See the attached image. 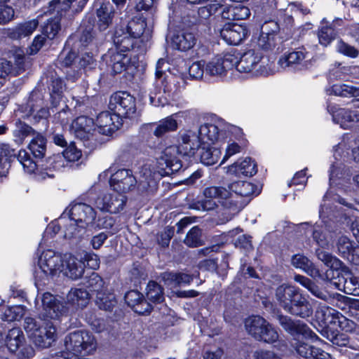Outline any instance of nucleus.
<instances>
[{"label":"nucleus","instance_id":"nucleus-1","mask_svg":"<svg viewBox=\"0 0 359 359\" xmlns=\"http://www.w3.org/2000/svg\"><path fill=\"white\" fill-rule=\"evenodd\" d=\"M260 192V188L251 182L236 181L229 184L228 189L216 186L205 188L204 198L199 203L203 210L221 207L233 215L244 207V198L257 196Z\"/></svg>","mask_w":359,"mask_h":359},{"label":"nucleus","instance_id":"nucleus-2","mask_svg":"<svg viewBox=\"0 0 359 359\" xmlns=\"http://www.w3.org/2000/svg\"><path fill=\"white\" fill-rule=\"evenodd\" d=\"M278 323L287 333L292 336L290 341V346L299 356L305 359H332L330 354L304 341V339H318L316 333L306 324L283 315L278 316Z\"/></svg>","mask_w":359,"mask_h":359},{"label":"nucleus","instance_id":"nucleus-3","mask_svg":"<svg viewBox=\"0 0 359 359\" xmlns=\"http://www.w3.org/2000/svg\"><path fill=\"white\" fill-rule=\"evenodd\" d=\"M112 171V168H109L100 174V177L105 178L110 174L109 184L114 191L124 194L137 186L140 192H145L156 187V172L149 164L144 165L137 177L129 169H119L114 173Z\"/></svg>","mask_w":359,"mask_h":359},{"label":"nucleus","instance_id":"nucleus-4","mask_svg":"<svg viewBox=\"0 0 359 359\" xmlns=\"http://www.w3.org/2000/svg\"><path fill=\"white\" fill-rule=\"evenodd\" d=\"M276 299L288 313L306 318L313 314V307L308 299L294 285L282 284L276 290Z\"/></svg>","mask_w":359,"mask_h":359},{"label":"nucleus","instance_id":"nucleus-5","mask_svg":"<svg viewBox=\"0 0 359 359\" xmlns=\"http://www.w3.org/2000/svg\"><path fill=\"white\" fill-rule=\"evenodd\" d=\"M165 64L163 59H159L156 67V81L150 89L149 100L151 105L163 107L168 103L169 98L175 93L176 77L165 75L162 65Z\"/></svg>","mask_w":359,"mask_h":359},{"label":"nucleus","instance_id":"nucleus-6","mask_svg":"<svg viewBox=\"0 0 359 359\" xmlns=\"http://www.w3.org/2000/svg\"><path fill=\"white\" fill-rule=\"evenodd\" d=\"M24 329L33 343L40 348L50 346L57 338L55 327L50 321L37 322L32 318L27 317L25 319Z\"/></svg>","mask_w":359,"mask_h":359},{"label":"nucleus","instance_id":"nucleus-7","mask_svg":"<svg viewBox=\"0 0 359 359\" xmlns=\"http://www.w3.org/2000/svg\"><path fill=\"white\" fill-rule=\"evenodd\" d=\"M62 258L60 253L52 250L43 251L38 260V269L34 271L35 284L45 285L50 278L61 273Z\"/></svg>","mask_w":359,"mask_h":359},{"label":"nucleus","instance_id":"nucleus-8","mask_svg":"<svg viewBox=\"0 0 359 359\" xmlns=\"http://www.w3.org/2000/svg\"><path fill=\"white\" fill-rule=\"evenodd\" d=\"M247 332L257 341L273 344L278 341L277 330L260 316H252L245 320Z\"/></svg>","mask_w":359,"mask_h":359},{"label":"nucleus","instance_id":"nucleus-9","mask_svg":"<svg viewBox=\"0 0 359 359\" xmlns=\"http://www.w3.org/2000/svg\"><path fill=\"white\" fill-rule=\"evenodd\" d=\"M269 60L264 57L259 51L249 50L245 52L235 65L236 69L240 72H252L255 75H268L271 72L270 67H267Z\"/></svg>","mask_w":359,"mask_h":359},{"label":"nucleus","instance_id":"nucleus-10","mask_svg":"<svg viewBox=\"0 0 359 359\" xmlns=\"http://www.w3.org/2000/svg\"><path fill=\"white\" fill-rule=\"evenodd\" d=\"M317 318L325 325H338L341 330L346 332H356L359 327L351 320L344 316L333 308L325 305L320 306L316 311Z\"/></svg>","mask_w":359,"mask_h":359},{"label":"nucleus","instance_id":"nucleus-11","mask_svg":"<svg viewBox=\"0 0 359 359\" xmlns=\"http://www.w3.org/2000/svg\"><path fill=\"white\" fill-rule=\"evenodd\" d=\"M109 108L120 118H130L136 112L135 100L127 92L118 91L110 97Z\"/></svg>","mask_w":359,"mask_h":359},{"label":"nucleus","instance_id":"nucleus-12","mask_svg":"<svg viewBox=\"0 0 359 359\" xmlns=\"http://www.w3.org/2000/svg\"><path fill=\"white\" fill-rule=\"evenodd\" d=\"M238 62V55L235 52H228L211 59L205 65V74L210 76L222 77L231 69Z\"/></svg>","mask_w":359,"mask_h":359},{"label":"nucleus","instance_id":"nucleus-13","mask_svg":"<svg viewBox=\"0 0 359 359\" xmlns=\"http://www.w3.org/2000/svg\"><path fill=\"white\" fill-rule=\"evenodd\" d=\"M28 59L22 49L13 50L10 56V60L1 61V77L7 76L8 74L18 76L23 73L29 64Z\"/></svg>","mask_w":359,"mask_h":359},{"label":"nucleus","instance_id":"nucleus-14","mask_svg":"<svg viewBox=\"0 0 359 359\" xmlns=\"http://www.w3.org/2000/svg\"><path fill=\"white\" fill-rule=\"evenodd\" d=\"M183 155L177 146L165 148L161 156L158 158V166L163 170L165 175L177 172L182 167L180 156Z\"/></svg>","mask_w":359,"mask_h":359},{"label":"nucleus","instance_id":"nucleus-15","mask_svg":"<svg viewBox=\"0 0 359 359\" xmlns=\"http://www.w3.org/2000/svg\"><path fill=\"white\" fill-rule=\"evenodd\" d=\"M5 344L11 352L19 351V353L24 358H30L34 355L33 348L26 344L24 334L19 327H14L8 331Z\"/></svg>","mask_w":359,"mask_h":359},{"label":"nucleus","instance_id":"nucleus-16","mask_svg":"<svg viewBox=\"0 0 359 359\" xmlns=\"http://www.w3.org/2000/svg\"><path fill=\"white\" fill-rule=\"evenodd\" d=\"M127 198L122 193H106L95 201L96 207L102 211L116 214L123 210Z\"/></svg>","mask_w":359,"mask_h":359},{"label":"nucleus","instance_id":"nucleus-17","mask_svg":"<svg viewBox=\"0 0 359 359\" xmlns=\"http://www.w3.org/2000/svg\"><path fill=\"white\" fill-rule=\"evenodd\" d=\"M85 267L86 265L81 259L79 251L75 255L71 253L63 255L61 273L66 277L74 280H79L83 276Z\"/></svg>","mask_w":359,"mask_h":359},{"label":"nucleus","instance_id":"nucleus-18","mask_svg":"<svg viewBox=\"0 0 359 359\" xmlns=\"http://www.w3.org/2000/svg\"><path fill=\"white\" fill-rule=\"evenodd\" d=\"M69 215L74 222H77L78 226L81 228L93 225L96 219L95 210L90 205L83 203L72 205Z\"/></svg>","mask_w":359,"mask_h":359},{"label":"nucleus","instance_id":"nucleus-19","mask_svg":"<svg viewBox=\"0 0 359 359\" xmlns=\"http://www.w3.org/2000/svg\"><path fill=\"white\" fill-rule=\"evenodd\" d=\"M102 60L115 74L126 71L131 65V57L128 53L114 49H109L102 56Z\"/></svg>","mask_w":359,"mask_h":359},{"label":"nucleus","instance_id":"nucleus-20","mask_svg":"<svg viewBox=\"0 0 359 359\" xmlns=\"http://www.w3.org/2000/svg\"><path fill=\"white\" fill-rule=\"evenodd\" d=\"M179 145L177 146L184 156H194L203 144L199 135L192 131L187 130L180 133Z\"/></svg>","mask_w":359,"mask_h":359},{"label":"nucleus","instance_id":"nucleus-21","mask_svg":"<svg viewBox=\"0 0 359 359\" xmlns=\"http://www.w3.org/2000/svg\"><path fill=\"white\" fill-rule=\"evenodd\" d=\"M248 35V29L243 25L227 24L220 30L221 38L230 45H238Z\"/></svg>","mask_w":359,"mask_h":359},{"label":"nucleus","instance_id":"nucleus-22","mask_svg":"<svg viewBox=\"0 0 359 359\" xmlns=\"http://www.w3.org/2000/svg\"><path fill=\"white\" fill-rule=\"evenodd\" d=\"M95 125L100 133L108 135L119 128L121 118L114 112L102 111L97 116Z\"/></svg>","mask_w":359,"mask_h":359},{"label":"nucleus","instance_id":"nucleus-23","mask_svg":"<svg viewBox=\"0 0 359 359\" xmlns=\"http://www.w3.org/2000/svg\"><path fill=\"white\" fill-rule=\"evenodd\" d=\"M41 302L44 311L42 315L45 318H58L66 311V307L49 292L42 295Z\"/></svg>","mask_w":359,"mask_h":359},{"label":"nucleus","instance_id":"nucleus-24","mask_svg":"<svg viewBox=\"0 0 359 359\" xmlns=\"http://www.w3.org/2000/svg\"><path fill=\"white\" fill-rule=\"evenodd\" d=\"M82 156L81 151L71 143L62 152V156L57 154L49 158L48 163L54 170H60L65 167L64 159L68 162L79 161Z\"/></svg>","mask_w":359,"mask_h":359},{"label":"nucleus","instance_id":"nucleus-25","mask_svg":"<svg viewBox=\"0 0 359 359\" xmlns=\"http://www.w3.org/2000/svg\"><path fill=\"white\" fill-rule=\"evenodd\" d=\"M225 128V124L221 121L217 123H206L200 126L198 135L203 144L210 145L218 140L219 135Z\"/></svg>","mask_w":359,"mask_h":359},{"label":"nucleus","instance_id":"nucleus-26","mask_svg":"<svg viewBox=\"0 0 359 359\" xmlns=\"http://www.w3.org/2000/svg\"><path fill=\"white\" fill-rule=\"evenodd\" d=\"M307 52L304 48L294 50L282 56L278 62V65L283 69L289 70L301 69L304 65L303 62L306 57Z\"/></svg>","mask_w":359,"mask_h":359},{"label":"nucleus","instance_id":"nucleus-27","mask_svg":"<svg viewBox=\"0 0 359 359\" xmlns=\"http://www.w3.org/2000/svg\"><path fill=\"white\" fill-rule=\"evenodd\" d=\"M95 129L93 119L85 116L74 119L70 127L71 131L80 140L88 139Z\"/></svg>","mask_w":359,"mask_h":359},{"label":"nucleus","instance_id":"nucleus-28","mask_svg":"<svg viewBox=\"0 0 359 359\" xmlns=\"http://www.w3.org/2000/svg\"><path fill=\"white\" fill-rule=\"evenodd\" d=\"M257 171V165L255 161L251 158H245L243 160H238L229 166L227 172L237 177H248L255 175Z\"/></svg>","mask_w":359,"mask_h":359},{"label":"nucleus","instance_id":"nucleus-29","mask_svg":"<svg viewBox=\"0 0 359 359\" xmlns=\"http://www.w3.org/2000/svg\"><path fill=\"white\" fill-rule=\"evenodd\" d=\"M337 248L343 257L355 265L359 264V248L354 247L348 237L341 236L339 238Z\"/></svg>","mask_w":359,"mask_h":359},{"label":"nucleus","instance_id":"nucleus-30","mask_svg":"<svg viewBox=\"0 0 359 359\" xmlns=\"http://www.w3.org/2000/svg\"><path fill=\"white\" fill-rule=\"evenodd\" d=\"M172 46L180 50L186 51L196 44L195 35L187 30H182L175 33L171 38Z\"/></svg>","mask_w":359,"mask_h":359},{"label":"nucleus","instance_id":"nucleus-31","mask_svg":"<svg viewBox=\"0 0 359 359\" xmlns=\"http://www.w3.org/2000/svg\"><path fill=\"white\" fill-rule=\"evenodd\" d=\"M125 300L129 306L139 313H149L151 310V305L144 299L143 295L137 290L128 292L125 294Z\"/></svg>","mask_w":359,"mask_h":359},{"label":"nucleus","instance_id":"nucleus-32","mask_svg":"<svg viewBox=\"0 0 359 359\" xmlns=\"http://www.w3.org/2000/svg\"><path fill=\"white\" fill-rule=\"evenodd\" d=\"M67 305L72 309H83L89 302V293L86 290L80 288L72 289L67 295Z\"/></svg>","mask_w":359,"mask_h":359},{"label":"nucleus","instance_id":"nucleus-33","mask_svg":"<svg viewBox=\"0 0 359 359\" xmlns=\"http://www.w3.org/2000/svg\"><path fill=\"white\" fill-rule=\"evenodd\" d=\"M123 30L135 39L143 36L147 39L151 34L150 30L147 29V22L144 18H133Z\"/></svg>","mask_w":359,"mask_h":359},{"label":"nucleus","instance_id":"nucleus-34","mask_svg":"<svg viewBox=\"0 0 359 359\" xmlns=\"http://www.w3.org/2000/svg\"><path fill=\"white\" fill-rule=\"evenodd\" d=\"M291 263L293 266L300 269L312 278H322L319 270L313 265L312 262L302 254L292 256Z\"/></svg>","mask_w":359,"mask_h":359},{"label":"nucleus","instance_id":"nucleus-35","mask_svg":"<svg viewBox=\"0 0 359 359\" xmlns=\"http://www.w3.org/2000/svg\"><path fill=\"white\" fill-rule=\"evenodd\" d=\"M114 8L109 2L102 3L97 9V25L100 31H105L112 22Z\"/></svg>","mask_w":359,"mask_h":359},{"label":"nucleus","instance_id":"nucleus-36","mask_svg":"<svg viewBox=\"0 0 359 359\" xmlns=\"http://www.w3.org/2000/svg\"><path fill=\"white\" fill-rule=\"evenodd\" d=\"M337 285L338 289L344 293L359 296V278L354 276L351 272H346L345 277L339 279Z\"/></svg>","mask_w":359,"mask_h":359},{"label":"nucleus","instance_id":"nucleus-37","mask_svg":"<svg viewBox=\"0 0 359 359\" xmlns=\"http://www.w3.org/2000/svg\"><path fill=\"white\" fill-rule=\"evenodd\" d=\"M39 22L36 20H32L16 25L10 29L8 36L13 39H20L31 35L38 27Z\"/></svg>","mask_w":359,"mask_h":359},{"label":"nucleus","instance_id":"nucleus-38","mask_svg":"<svg viewBox=\"0 0 359 359\" xmlns=\"http://www.w3.org/2000/svg\"><path fill=\"white\" fill-rule=\"evenodd\" d=\"M135 38L130 36L123 29H118L115 32L114 42L116 48L119 52L128 53L135 44Z\"/></svg>","mask_w":359,"mask_h":359},{"label":"nucleus","instance_id":"nucleus-39","mask_svg":"<svg viewBox=\"0 0 359 359\" xmlns=\"http://www.w3.org/2000/svg\"><path fill=\"white\" fill-rule=\"evenodd\" d=\"M294 281L299 283L301 285L306 288L311 294L315 296L316 297L324 301H327L330 295L329 294L320 289L314 282H313L309 278L302 276V275H295L294 277Z\"/></svg>","mask_w":359,"mask_h":359},{"label":"nucleus","instance_id":"nucleus-40","mask_svg":"<svg viewBox=\"0 0 359 359\" xmlns=\"http://www.w3.org/2000/svg\"><path fill=\"white\" fill-rule=\"evenodd\" d=\"M332 118L335 123L340 124L341 127L345 128L347 123L359 121V111L338 109L333 111Z\"/></svg>","mask_w":359,"mask_h":359},{"label":"nucleus","instance_id":"nucleus-41","mask_svg":"<svg viewBox=\"0 0 359 359\" xmlns=\"http://www.w3.org/2000/svg\"><path fill=\"white\" fill-rule=\"evenodd\" d=\"M165 284L170 286L189 285L193 280V276L184 273L165 272L162 274Z\"/></svg>","mask_w":359,"mask_h":359},{"label":"nucleus","instance_id":"nucleus-42","mask_svg":"<svg viewBox=\"0 0 359 359\" xmlns=\"http://www.w3.org/2000/svg\"><path fill=\"white\" fill-rule=\"evenodd\" d=\"M316 255L320 261H322L327 267L330 268V270H327L326 272L327 279L330 278L331 273L332 276H333L334 270H337L341 266V262L339 259L325 251L322 250H317Z\"/></svg>","mask_w":359,"mask_h":359},{"label":"nucleus","instance_id":"nucleus-43","mask_svg":"<svg viewBox=\"0 0 359 359\" xmlns=\"http://www.w3.org/2000/svg\"><path fill=\"white\" fill-rule=\"evenodd\" d=\"M200 158L202 163L212 165L216 163L222 154L219 149L210 147L208 144H202Z\"/></svg>","mask_w":359,"mask_h":359},{"label":"nucleus","instance_id":"nucleus-44","mask_svg":"<svg viewBox=\"0 0 359 359\" xmlns=\"http://www.w3.org/2000/svg\"><path fill=\"white\" fill-rule=\"evenodd\" d=\"M177 114H172L161 120L154 131V135L161 137L168 132L175 131L177 129V122L175 116Z\"/></svg>","mask_w":359,"mask_h":359},{"label":"nucleus","instance_id":"nucleus-45","mask_svg":"<svg viewBox=\"0 0 359 359\" xmlns=\"http://www.w3.org/2000/svg\"><path fill=\"white\" fill-rule=\"evenodd\" d=\"M26 308L21 305L7 306L2 311L1 318L4 321L13 322L20 320L25 314Z\"/></svg>","mask_w":359,"mask_h":359},{"label":"nucleus","instance_id":"nucleus-46","mask_svg":"<svg viewBox=\"0 0 359 359\" xmlns=\"http://www.w3.org/2000/svg\"><path fill=\"white\" fill-rule=\"evenodd\" d=\"M29 149L36 158H41L46 150V140L43 136L36 134L28 146Z\"/></svg>","mask_w":359,"mask_h":359},{"label":"nucleus","instance_id":"nucleus-47","mask_svg":"<svg viewBox=\"0 0 359 359\" xmlns=\"http://www.w3.org/2000/svg\"><path fill=\"white\" fill-rule=\"evenodd\" d=\"M201 4L204 6L198 8V16L201 19L207 20L222 6V0H205Z\"/></svg>","mask_w":359,"mask_h":359},{"label":"nucleus","instance_id":"nucleus-48","mask_svg":"<svg viewBox=\"0 0 359 359\" xmlns=\"http://www.w3.org/2000/svg\"><path fill=\"white\" fill-rule=\"evenodd\" d=\"M332 93L341 97H358L359 96V87L349 86L344 83L334 84L332 87Z\"/></svg>","mask_w":359,"mask_h":359},{"label":"nucleus","instance_id":"nucleus-49","mask_svg":"<svg viewBox=\"0 0 359 359\" xmlns=\"http://www.w3.org/2000/svg\"><path fill=\"white\" fill-rule=\"evenodd\" d=\"M147 297L154 303H158L163 299V290L162 287L154 281H150L147 286Z\"/></svg>","mask_w":359,"mask_h":359},{"label":"nucleus","instance_id":"nucleus-50","mask_svg":"<svg viewBox=\"0 0 359 359\" xmlns=\"http://www.w3.org/2000/svg\"><path fill=\"white\" fill-rule=\"evenodd\" d=\"M96 304L100 309L111 311L116 304V299L114 294L98 292L97 294Z\"/></svg>","mask_w":359,"mask_h":359},{"label":"nucleus","instance_id":"nucleus-51","mask_svg":"<svg viewBox=\"0 0 359 359\" xmlns=\"http://www.w3.org/2000/svg\"><path fill=\"white\" fill-rule=\"evenodd\" d=\"M184 242L190 248H195L203 244V241L201 238V229L196 226L192 227L187 233Z\"/></svg>","mask_w":359,"mask_h":359},{"label":"nucleus","instance_id":"nucleus-52","mask_svg":"<svg viewBox=\"0 0 359 359\" xmlns=\"http://www.w3.org/2000/svg\"><path fill=\"white\" fill-rule=\"evenodd\" d=\"M336 34L337 33L332 25L322 26L318 33L320 43L327 46L334 39Z\"/></svg>","mask_w":359,"mask_h":359},{"label":"nucleus","instance_id":"nucleus-53","mask_svg":"<svg viewBox=\"0 0 359 359\" xmlns=\"http://www.w3.org/2000/svg\"><path fill=\"white\" fill-rule=\"evenodd\" d=\"M103 283L102 278L97 273L91 272V273L86 278L83 285L90 291L97 292V294L101 292Z\"/></svg>","mask_w":359,"mask_h":359},{"label":"nucleus","instance_id":"nucleus-54","mask_svg":"<svg viewBox=\"0 0 359 359\" xmlns=\"http://www.w3.org/2000/svg\"><path fill=\"white\" fill-rule=\"evenodd\" d=\"M17 159L26 172L32 173L35 172L36 164L30 158L28 153L25 150L22 149L19 151Z\"/></svg>","mask_w":359,"mask_h":359},{"label":"nucleus","instance_id":"nucleus-55","mask_svg":"<svg viewBox=\"0 0 359 359\" xmlns=\"http://www.w3.org/2000/svg\"><path fill=\"white\" fill-rule=\"evenodd\" d=\"M60 222L62 225L65 227V237L66 238H72L77 236L82 229L81 227L78 226L77 222H74L73 219H72L71 216L69 215L68 219L65 217H61Z\"/></svg>","mask_w":359,"mask_h":359},{"label":"nucleus","instance_id":"nucleus-56","mask_svg":"<svg viewBox=\"0 0 359 359\" xmlns=\"http://www.w3.org/2000/svg\"><path fill=\"white\" fill-rule=\"evenodd\" d=\"M79 41L81 46L84 47L95 46L97 47V37L95 36V32L93 29L89 27L83 29L81 34Z\"/></svg>","mask_w":359,"mask_h":359},{"label":"nucleus","instance_id":"nucleus-57","mask_svg":"<svg viewBox=\"0 0 359 359\" xmlns=\"http://www.w3.org/2000/svg\"><path fill=\"white\" fill-rule=\"evenodd\" d=\"M81 259L87 266L92 269H97L100 266V259L97 255L92 252L85 250L79 251Z\"/></svg>","mask_w":359,"mask_h":359},{"label":"nucleus","instance_id":"nucleus-58","mask_svg":"<svg viewBox=\"0 0 359 359\" xmlns=\"http://www.w3.org/2000/svg\"><path fill=\"white\" fill-rule=\"evenodd\" d=\"M258 46L265 50L273 49L276 46L275 36L261 33L257 41Z\"/></svg>","mask_w":359,"mask_h":359},{"label":"nucleus","instance_id":"nucleus-59","mask_svg":"<svg viewBox=\"0 0 359 359\" xmlns=\"http://www.w3.org/2000/svg\"><path fill=\"white\" fill-rule=\"evenodd\" d=\"M327 338L333 344L339 346H348V345L350 344V340H351L347 337L346 334H343V333H337V334L332 333L330 334H327Z\"/></svg>","mask_w":359,"mask_h":359},{"label":"nucleus","instance_id":"nucleus-60","mask_svg":"<svg viewBox=\"0 0 359 359\" xmlns=\"http://www.w3.org/2000/svg\"><path fill=\"white\" fill-rule=\"evenodd\" d=\"M204 62L198 61L191 64L189 68V74L193 79H198L203 77L205 71Z\"/></svg>","mask_w":359,"mask_h":359},{"label":"nucleus","instance_id":"nucleus-61","mask_svg":"<svg viewBox=\"0 0 359 359\" xmlns=\"http://www.w3.org/2000/svg\"><path fill=\"white\" fill-rule=\"evenodd\" d=\"M174 234L173 227H166L162 232L157 235L158 243L162 247H167Z\"/></svg>","mask_w":359,"mask_h":359},{"label":"nucleus","instance_id":"nucleus-62","mask_svg":"<svg viewBox=\"0 0 359 359\" xmlns=\"http://www.w3.org/2000/svg\"><path fill=\"white\" fill-rule=\"evenodd\" d=\"M14 16L13 9L7 5L0 4V24L11 21Z\"/></svg>","mask_w":359,"mask_h":359},{"label":"nucleus","instance_id":"nucleus-63","mask_svg":"<svg viewBox=\"0 0 359 359\" xmlns=\"http://www.w3.org/2000/svg\"><path fill=\"white\" fill-rule=\"evenodd\" d=\"M337 49L338 52L351 57H356L358 54V51L353 46H351L342 41H338Z\"/></svg>","mask_w":359,"mask_h":359},{"label":"nucleus","instance_id":"nucleus-64","mask_svg":"<svg viewBox=\"0 0 359 359\" xmlns=\"http://www.w3.org/2000/svg\"><path fill=\"white\" fill-rule=\"evenodd\" d=\"M318 228V226L314 228L313 232V238L319 246L324 248L328 245L329 238L323 232V231L322 229H319Z\"/></svg>","mask_w":359,"mask_h":359}]
</instances>
